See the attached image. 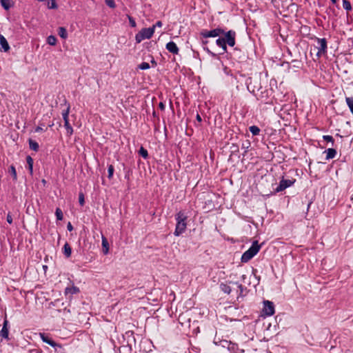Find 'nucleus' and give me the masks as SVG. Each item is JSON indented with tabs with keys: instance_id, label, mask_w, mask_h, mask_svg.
<instances>
[{
	"instance_id": "obj_1",
	"label": "nucleus",
	"mask_w": 353,
	"mask_h": 353,
	"mask_svg": "<svg viewBox=\"0 0 353 353\" xmlns=\"http://www.w3.org/2000/svg\"><path fill=\"white\" fill-rule=\"evenodd\" d=\"M187 215L183 211H179L175 215V219L176 221V228L174 232L175 236H179L185 231L187 228Z\"/></svg>"
},
{
	"instance_id": "obj_2",
	"label": "nucleus",
	"mask_w": 353,
	"mask_h": 353,
	"mask_svg": "<svg viewBox=\"0 0 353 353\" xmlns=\"http://www.w3.org/2000/svg\"><path fill=\"white\" fill-rule=\"evenodd\" d=\"M261 247L258 241H254L250 248L242 254L241 262L247 263L251 260L259 252Z\"/></svg>"
},
{
	"instance_id": "obj_3",
	"label": "nucleus",
	"mask_w": 353,
	"mask_h": 353,
	"mask_svg": "<svg viewBox=\"0 0 353 353\" xmlns=\"http://www.w3.org/2000/svg\"><path fill=\"white\" fill-rule=\"evenodd\" d=\"M154 27L142 28L136 35L135 40L137 43H141L145 39H150L154 34Z\"/></svg>"
},
{
	"instance_id": "obj_4",
	"label": "nucleus",
	"mask_w": 353,
	"mask_h": 353,
	"mask_svg": "<svg viewBox=\"0 0 353 353\" xmlns=\"http://www.w3.org/2000/svg\"><path fill=\"white\" fill-rule=\"evenodd\" d=\"M40 336L42 341L54 347L57 353H62L61 350H63V348L61 344L56 343L51 337L45 333H40Z\"/></svg>"
},
{
	"instance_id": "obj_5",
	"label": "nucleus",
	"mask_w": 353,
	"mask_h": 353,
	"mask_svg": "<svg viewBox=\"0 0 353 353\" xmlns=\"http://www.w3.org/2000/svg\"><path fill=\"white\" fill-rule=\"evenodd\" d=\"M295 182H296L295 179L292 178L291 179H285L284 176H282L279 185L274 190V193L276 194V193H278V192L285 190L286 188L293 185Z\"/></svg>"
},
{
	"instance_id": "obj_6",
	"label": "nucleus",
	"mask_w": 353,
	"mask_h": 353,
	"mask_svg": "<svg viewBox=\"0 0 353 353\" xmlns=\"http://www.w3.org/2000/svg\"><path fill=\"white\" fill-rule=\"evenodd\" d=\"M223 38L225 41L226 46H229L230 47H234L236 44V33L233 30H230L228 31H225L223 34Z\"/></svg>"
},
{
	"instance_id": "obj_7",
	"label": "nucleus",
	"mask_w": 353,
	"mask_h": 353,
	"mask_svg": "<svg viewBox=\"0 0 353 353\" xmlns=\"http://www.w3.org/2000/svg\"><path fill=\"white\" fill-rule=\"evenodd\" d=\"M224 32V29L221 28H216L211 30H202L199 35L202 38L208 39L209 37H216Z\"/></svg>"
},
{
	"instance_id": "obj_8",
	"label": "nucleus",
	"mask_w": 353,
	"mask_h": 353,
	"mask_svg": "<svg viewBox=\"0 0 353 353\" xmlns=\"http://www.w3.org/2000/svg\"><path fill=\"white\" fill-rule=\"evenodd\" d=\"M316 42H317V53L316 55L320 57L323 54H325L327 53V42L326 39L325 38H315Z\"/></svg>"
},
{
	"instance_id": "obj_9",
	"label": "nucleus",
	"mask_w": 353,
	"mask_h": 353,
	"mask_svg": "<svg viewBox=\"0 0 353 353\" xmlns=\"http://www.w3.org/2000/svg\"><path fill=\"white\" fill-rule=\"evenodd\" d=\"M263 312L265 316H272L274 314V305L272 301H264Z\"/></svg>"
},
{
	"instance_id": "obj_10",
	"label": "nucleus",
	"mask_w": 353,
	"mask_h": 353,
	"mask_svg": "<svg viewBox=\"0 0 353 353\" xmlns=\"http://www.w3.org/2000/svg\"><path fill=\"white\" fill-rule=\"evenodd\" d=\"M258 91L260 92L259 97L257 98V99H268L271 94L273 92V90L272 88H263L261 85H260L257 88Z\"/></svg>"
},
{
	"instance_id": "obj_11",
	"label": "nucleus",
	"mask_w": 353,
	"mask_h": 353,
	"mask_svg": "<svg viewBox=\"0 0 353 353\" xmlns=\"http://www.w3.org/2000/svg\"><path fill=\"white\" fill-rule=\"evenodd\" d=\"M165 48L168 51H169L170 53L173 54H179V49L174 41H171L168 42L165 46Z\"/></svg>"
},
{
	"instance_id": "obj_12",
	"label": "nucleus",
	"mask_w": 353,
	"mask_h": 353,
	"mask_svg": "<svg viewBox=\"0 0 353 353\" xmlns=\"http://www.w3.org/2000/svg\"><path fill=\"white\" fill-rule=\"evenodd\" d=\"M9 329H8V321L5 319L3 324V327L0 331V336L3 339H8Z\"/></svg>"
},
{
	"instance_id": "obj_13",
	"label": "nucleus",
	"mask_w": 353,
	"mask_h": 353,
	"mask_svg": "<svg viewBox=\"0 0 353 353\" xmlns=\"http://www.w3.org/2000/svg\"><path fill=\"white\" fill-rule=\"evenodd\" d=\"M0 45L3 52H8L10 50L8 42L2 34H0Z\"/></svg>"
},
{
	"instance_id": "obj_14",
	"label": "nucleus",
	"mask_w": 353,
	"mask_h": 353,
	"mask_svg": "<svg viewBox=\"0 0 353 353\" xmlns=\"http://www.w3.org/2000/svg\"><path fill=\"white\" fill-rule=\"evenodd\" d=\"M216 44L222 49L223 52L221 54H224L228 52V47L225 43V41H224L223 37H219L216 40Z\"/></svg>"
},
{
	"instance_id": "obj_15",
	"label": "nucleus",
	"mask_w": 353,
	"mask_h": 353,
	"mask_svg": "<svg viewBox=\"0 0 353 353\" xmlns=\"http://www.w3.org/2000/svg\"><path fill=\"white\" fill-rule=\"evenodd\" d=\"M228 350L230 353H243L244 350L239 347L238 344L231 342Z\"/></svg>"
},
{
	"instance_id": "obj_16",
	"label": "nucleus",
	"mask_w": 353,
	"mask_h": 353,
	"mask_svg": "<svg viewBox=\"0 0 353 353\" xmlns=\"http://www.w3.org/2000/svg\"><path fill=\"white\" fill-rule=\"evenodd\" d=\"M0 3L6 10H9L14 5V3L12 0H0Z\"/></svg>"
},
{
	"instance_id": "obj_17",
	"label": "nucleus",
	"mask_w": 353,
	"mask_h": 353,
	"mask_svg": "<svg viewBox=\"0 0 353 353\" xmlns=\"http://www.w3.org/2000/svg\"><path fill=\"white\" fill-rule=\"evenodd\" d=\"M324 152L326 153V160L334 159L336 155V150L332 148L327 149Z\"/></svg>"
},
{
	"instance_id": "obj_18",
	"label": "nucleus",
	"mask_w": 353,
	"mask_h": 353,
	"mask_svg": "<svg viewBox=\"0 0 353 353\" xmlns=\"http://www.w3.org/2000/svg\"><path fill=\"white\" fill-rule=\"evenodd\" d=\"M63 253L66 258H69L72 254V248L68 243H65L63 247Z\"/></svg>"
},
{
	"instance_id": "obj_19",
	"label": "nucleus",
	"mask_w": 353,
	"mask_h": 353,
	"mask_svg": "<svg viewBox=\"0 0 353 353\" xmlns=\"http://www.w3.org/2000/svg\"><path fill=\"white\" fill-rule=\"evenodd\" d=\"M102 249L104 254H107L109 252V243L108 239L102 236Z\"/></svg>"
},
{
	"instance_id": "obj_20",
	"label": "nucleus",
	"mask_w": 353,
	"mask_h": 353,
	"mask_svg": "<svg viewBox=\"0 0 353 353\" xmlns=\"http://www.w3.org/2000/svg\"><path fill=\"white\" fill-rule=\"evenodd\" d=\"M79 292V289L78 287L72 285V287H67L65 289V294H74Z\"/></svg>"
},
{
	"instance_id": "obj_21",
	"label": "nucleus",
	"mask_w": 353,
	"mask_h": 353,
	"mask_svg": "<svg viewBox=\"0 0 353 353\" xmlns=\"http://www.w3.org/2000/svg\"><path fill=\"white\" fill-rule=\"evenodd\" d=\"M201 37V39H201V44L203 45V46L204 50H205L208 54H211L212 57H216V54L213 53V52H212L209 50V48L205 46L208 43V41L206 40V39H205V38H202L201 37Z\"/></svg>"
},
{
	"instance_id": "obj_22",
	"label": "nucleus",
	"mask_w": 353,
	"mask_h": 353,
	"mask_svg": "<svg viewBox=\"0 0 353 353\" xmlns=\"http://www.w3.org/2000/svg\"><path fill=\"white\" fill-rule=\"evenodd\" d=\"M230 283H233L237 285V288L239 290V297H243L245 294H243V292L247 290L245 287H244L242 284L239 283L238 282H230Z\"/></svg>"
},
{
	"instance_id": "obj_23",
	"label": "nucleus",
	"mask_w": 353,
	"mask_h": 353,
	"mask_svg": "<svg viewBox=\"0 0 353 353\" xmlns=\"http://www.w3.org/2000/svg\"><path fill=\"white\" fill-rule=\"evenodd\" d=\"M29 147L31 150L37 152L39 148L38 143L31 139L28 140Z\"/></svg>"
},
{
	"instance_id": "obj_24",
	"label": "nucleus",
	"mask_w": 353,
	"mask_h": 353,
	"mask_svg": "<svg viewBox=\"0 0 353 353\" xmlns=\"http://www.w3.org/2000/svg\"><path fill=\"white\" fill-rule=\"evenodd\" d=\"M220 289L222 292L227 294H230L231 293L232 289L229 285L227 283H221L220 284Z\"/></svg>"
},
{
	"instance_id": "obj_25",
	"label": "nucleus",
	"mask_w": 353,
	"mask_h": 353,
	"mask_svg": "<svg viewBox=\"0 0 353 353\" xmlns=\"http://www.w3.org/2000/svg\"><path fill=\"white\" fill-rule=\"evenodd\" d=\"M58 34L62 39H66L68 37L67 30L64 27H59L58 29Z\"/></svg>"
},
{
	"instance_id": "obj_26",
	"label": "nucleus",
	"mask_w": 353,
	"mask_h": 353,
	"mask_svg": "<svg viewBox=\"0 0 353 353\" xmlns=\"http://www.w3.org/2000/svg\"><path fill=\"white\" fill-rule=\"evenodd\" d=\"M8 172L12 175L13 181H16L17 180V174L16 168L13 165H11L10 166Z\"/></svg>"
},
{
	"instance_id": "obj_27",
	"label": "nucleus",
	"mask_w": 353,
	"mask_h": 353,
	"mask_svg": "<svg viewBox=\"0 0 353 353\" xmlns=\"http://www.w3.org/2000/svg\"><path fill=\"white\" fill-rule=\"evenodd\" d=\"M64 126L66 129L67 134H69L70 136L72 135L73 133V128L70 124L69 121H65L64 122Z\"/></svg>"
},
{
	"instance_id": "obj_28",
	"label": "nucleus",
	"mask_w": 353,
	"mask_h": 353,
	"mask_svg": "<svg viewBox=\"0 0 353 353\" xmlns=\"http://www.w3.org/2000/svg\"><path fill=\"white\" fill-rule=\"evenodd\" d=\"M139 154L140 156H141L143 159H146L148 157V150L144 148L143 146H141L139 150Z\"/></svg>"
},
{
	"instance_id": "obj_29",
	"label": "nucleus",
	"mask_w": 353,
	"mask_h": 353,
	"mask_svg": "<svg viewBox=\"0 0 353 353\" xmlns=\"http://www.w3.org/2000/svg\"><path fill=\"white\" fill-rule=\"evenodd\" d=\"M249 130L253 135H258L261 131L260 128L256 125L250 126Z\"/></svg>"
},
{
	"instance_id": "obj_30",
	"label": "nucleus",
	"mask_w": 353,
	"mask_h": 353,
	"mask_svg": "<svg viewBox=\"0 0 353 353\" xmlns=\"http://www.w3.org/2000/svg\"><path fill=\"white\" fill-rule=\"evenodd\" d=\"M57 41V38L54 35H50L47 38V43L50 46H55Z\"/></svg>"
},
{
	"instance_id": "obj_31",
	"label": "nucleus",
	"mask_w": 353,
	"mask_h": 353,
	"mask_svg": "<svg viewBox=\"0 0 353 353\" xmlns=\"http://www.w3.org/2000/svg\"><path fill=\"white\" fill-rule=\"evenodd\" d=\"M70 108V105L68 104L66 110H64L62 112V117H63L64 122L65 121H69L68 115H69Z\"/></svg>"
},
{
	"instance_id": "obj_32",
	"label": "nucleus",
	"mask_w": 353,
	"mask_h": 353,
	"mask_svg": "<svg viewBox=\"0 0 353 353\" xmlns=\"http://www.w3.org/2000/svg\"><path fill=\"white\" fill-rule=\"evenodd\" d=\"M343 7L347 11H350L352 9L351 3L348 0H343Z\"/></svg>"
},
{
	"instance_id": "obj_33",
	"label": "nucleus",
	"mask_w": 353,
	"mask_h": 353,
	"mask_svg": "<svg viewBox=\"0 0 353 353\" xmlns=\"http://www.w3.org/2000/svg\"><path fill=\"white\" fill-rule=\"evenodd\" d=\"M345 101L350 112L353 114V97H346Z\"/></svg>"
},
{
	"instance_id": "obj_34",
	"label": "nucleus",
	"mask_w": 353,
	"mask_h": 353,
	"mask_svg": "<svg viewBox=\"0 0 353 353\" xmlns=\"http://www.w3.org/2000/svg\"><path fill=\"white\" fill-rule=\"evenodd\" d=\"M55 215H56L57 219L58 221H62L63 220V212H62V210L59 208H57L56 209V210H55Z\"/></svg>"
},
{
	"instance_id": "obj_35",
	"label": "nucleus",
	"mask_w": 353,
	"mask_h": 353,
	"mask_svg": "<svg viewBox=\"0 0 353 353\" xmlns=\"http://www.w3.org/2000/svg\"><path fill=\"white\" fill-rule=\"evenodd\" d=\"M323 139L324 141L331 143L332 146H334V138L330 135H323Z\"/></svg>"
},
{
	"instance_id": "obj_36",
	"label": "nucleus",
	"mask_w": 353,
	"mask_h": 353,
	"mask_svg": "<svg viewBox=\"0 0 353 353\" xmlns=\"http://www.w3.org/2000/svg\"><path fill=\"white\" fill-rule=\"evenodd\" d=\"M114 168L112 165H110L108 168V178L109 179H111L113 176V174H114Z\"/></svg>"
},
{
	"instance_id": "obj_37",
	"label": "nucleus",
	"mask_w": 353,
	"mask_h": 353,
	"mask_svg": "<svg viewBox=\"0 0 353 353\" xmlns=\"http://www.w3.org/2000/svg\"><path fill=\"white\" fill-rule=\"evenodd\" d=\"M138 68L141 70H148L150 68V64L147 62H142L138 65Z\"/></svg>"
},
{
	"instance_id": "obj_38",
	"label": "nucleus",
	"mask_w": 353,
	"mask_h": 353,
	"mask_svg": "<svg viewBox=\"0 0 353 353\" xmlns=\"http://www.w3.org/2000/svg\"><path fill=\"white\" fill-rule=\"evenodd\" d=\"M79 203L81 206H83L85 204V198L83 192H79Z\"/></svg>"
},
{
	"instance_id": "obj_39",
	"label": "nucleus",
	"mask_w": 353,
	"mask_h": 353,
	"mask_svg": "<svg viewBox=\"0 0 353 353\" xmlns=\"http://www.w3.org/2000/svg\"><path fill=\"white\" fill-rule=\"evenodd\" d=\"M105 4L109 6L111 8H116V3L114 2V0H104Z\"/></svg>"
},
{
	"instance_id": "obj_40",
	"label": "nucleus",
	"mask_w": 353,
	"mask_h": 353,
	"mask_svg": "<svg viewBox=\"0 0 353 353\" xmlns=\"http://www.w3.org/2000/svg\"><path fill=\"white\" fill-rule=\"evenodd\" d=\"M50 3L48 2V8L50 9H55L57 8V4L55 0H50Z\"/></svg>"
},
{
	"instance_id": "obj_41",
	"label": "nucleus",
	"mask_w": 353,
	"mask_h": 353,
	"mask_svg": "<svg viewBox=\"0 0 353 353\" xmlns=\"http://www.w3.org/2000/svg\"><path fill=\"white\" fill-rule=\"evenodd\" d=\"M230 343H231V341H228L227 340H223V341H220V345L223 347H227V349H228L230 345Z\"/></svg>"
},
{
	"instance_id": "obj_42",
	"label": "nucleus",
	"mask_w": 353,
	"mask_h": 353,
	"mask_svg": "<svg viewBox=\"0 0 353 353\" xmlns=\"http://www.w3.org/2000/svg\"><path fill=\"white\" fill-rule=\"evenodd\" d=\"M232 153H236L238 152L239 150V145L237 144L233 143L232 146L230 147Z\"/></svg>"
},
{
	"instance_id": "obj_43",
	"label": "nucleus",
	"mask_w": 353,
	"mask_h": 353,
	"mask_svg": "<svg viewBox=\"0 0 353 353\" xmlns=\"http://www.w3.org/2000/svg\"><path fill=\"white\" fill-rule=\"evenodd\" d=\"M250 146V143L249 141H248V142L246 143V144H245V143H243V144H242V148L245 149L244 154H243V156H245V154L247 153V152H248V148H249Z\"/></svg>"
},
{
	"instance_id": "obj_44",
	"label": "nucleus",
	"mask_w": 353,
	"mask_h": 353,
	"mask_svg": "<svg viewBox=\"0 0 353 353\" xmlns=\"http://www.w3.org/2000/svg\"><path fill=\"white\" fill-rule=\"evenodd\" d=\"M128 19H129V23H130L131 27H132V28L136 27L137 23H136L135 20L133 19V17L128 16Z\"/></svg>"
},
{
	"instance_id": "obj_45",
	"label": "nucleus",
	"mask_w": 353,
	"mask_h": 353,
	"mask_svg": "<svg viewBox=\"0 0 353 353\" xmlns=\"http://www.w3.org/2000/svg\"><path fill=\"white\" fill-rule=\"evenodd\" d=\"M6 221L9 224L12 223L13 219L10 212H8V214H7Z\"/></svg>"
},
{
	"instance_id": "obj_46",
	"label": "nucleus",
	"mask_w": 353,
	"mask_h": 353,
	"mask_svg": "<svg viewBox=\"0 0 353 353\" xmlns=\"http://www.w3.org/2000/svg\"><path fill=\"white\" fill-rule=\"evenodd\" d=\"M26 162L28 165L34 164V160L30 156L26 157Z\"/></svg>"
},
{
	"instance_id": "obj_47",
	"label": "nucleus",
	"mask_w": 353,
	"mask_h": 353,
	"mask_svg": "<svg viewBox=\"0 0 353 353\" xmlns=\"http://www.w3.org/2000/svg\"><path fill=\"white\" fill-rule=\"evenodd\" d=\"M162 26H163L162 22L161 21H158L152 27H154V30L156 27H161Z\"/></svg>"
},
{
	"instance_id": "obj_48",
	"label": "nucleus",
	"mask_w": 353,
	"mask_h": 353,
	"mask_svg": "<svg viewBox=\"0 0 353 353\" xmlns=\"http://www.w3.org/2000/svg\"><path fill=\"white\" fill-rule=\"evenodd\" d=\"M159 108L161 110H165V103L162 101H161L159 103Z\"/></svg>"
},
{
	"instance_id": "obj_49",
	"label": "nucleus",
	"mask_w": 353,
	"mask_h": 353,
	"mask_svg": "<svg viewBox=\"0 0 353 353\" xmlns=\"http://www.w3.org/2000/svg\"><path fill=\"white\" fill-rule=\"evenodd\" d=\"M67 229L68 231L71 232L73 230L74 228L70 222H68L67 224Z\"/></svg>"
},
{
	"instance_id": "obj_50",
	"label": "nucleus",
	"mask_w": 353,
	"mask_h": 353,
	"mask_svg": "<svg viewBox=\"0 0 353 353\" xmlns=\"http://www.w3.org/2000/svg\"><path fill=\"white\" fill-rule=\"evenodd\" d=\"M28 169L30 172V174H32L33 173V164L28 165Z\"/></svg>"
},
{
	"instance_id": "obj_51",
	"label": "nucleus",
	"mask_w": 353,
	"mask_h": 353,
	"mask_svg": "<svg viewBox=\"0 0 353 353\" xmlns=\"http://www.w3.org/2000/svg\"><path fill=\"white\" fill-rule=\"evenodd\" d=\"M196 119L199 123H201L202 121V119H201V116L199 115V114H198V113L196 114Z\"/></svg>"
},
{
	"instance_id": "obj_52",
	"label": "nucleus",
	"mask_w": 353,
	"mask_h": 353,
	"mask_svg": "<svg viewBox=\"0 0 353 353\" xmlns=\"http://www.w3.org/2000/svg\"><path fill=\"white\" fill-rule=\"evenodd\" d=\"M43 131V128L41 127H37L36 129H35V132H42Z\"/></svg>"
},
{
	"instance_id": "obj_53",
	"label": "nucleus",
	"mask_w": 353,
	"mask_h": 353,
	"mask_svg": "<svg viewBox=\"0 0 353 353\" xmlns=\"http://www.w3.org/2000/svg\"><path fill=\"white\" fill-rule=\"evenodd\" d=\"M152 116L157 118L158 120L159 119V115L157 114L155 110L153 111Z\"/></svg>"
},
{
	"instance_id": "obj_54",
	"label": "nucleus",
	"mask_w": 353,
	"mask_h": 353,
	"mask_svg": "<svg viewBox=\"0 0 353 353\" xmlns=\"http://www.w3.org/2000/svg\"><path fill=\"white\" fill-rule=\"evenodd\" d=\"M151 63L154 66H156L157 65V61L154 60V59L153 57L152 58Z\"/></svg>"
},
{
	"instance_id": "obj_55",
	"label": "nucleus",
	"mask_w": 353,
	"mask_h": 353,
	"mask_svg": "<svg viewBox=\"0 0 353 353\" xmlns=\"http://www.w3.org/2000/svg\"><path fill=\"white\" fill-rule=\"evenodd\" d=\"M129 172H130V170L128 171V172L125 174V178L127 179L128 180L129 179Z\"/></svg>"
},
{
	"instance_id": "obj_56",
	"label": "nucleus",
	"mask_w": 353,
	"mask_h": 353,
	"mask_svg": "<svg viewBox=\"0 0 353 353\" xmlns=\"http://www.w3.org/2000/svg\"><path fill=\"white\" fill-rule=\"evenodd\" d=\"M41 183L45 185L47 183V181H46V179H43L41 180Z\"/></svg>"
},
{
	"instance_id": "obj_57",
	"label": "nucleus",
	"mask_w": 353,
	"mask_h": 353,
	"mask_svg": "<svg viewBox=\"0 0 353 353\" xmlns=\"http://www.w3.org/2000/svg\"><path fill=\"white\" fill-rule=\"evenodd\" d=\"M256 272H257L256 269H254V268H253V269H252V274H253L254 275H256Z\"/></svg>"
},
{
	"instance_id": "obj_58",
	"label": "nucleus",
	"mask_w": 353,
	"mask_h": 353,
	"mask_svg": "<svg viewBox=\"0 0 353 353\" xmlns=\"http://www.w3.org/2000/svg\"><path fill=\"white\" fill-rule=\"evenodd\" d=\"M241 279L243 281H244L246 279V275H245V274L242 275Z\"/></svg>"
},
{
	"instance_id": "obj_59",
	"label": "nucleus",
	"mask_w": 353,
	"mask_h": 353,
	"mask_svg": "<svg viewBox=\"0 0 353 353\" xmlns=\"http://www.w3.org/2000/svg\"><path fill=\"white\" fill-rule=\"evenodd\" d=\"M337 0H331L333 3H336Z\"/></svg>"
},
{
	"instance_id": "obj_60",
	"label": "nucleus",
	"mask_w": 353,
	"mask_h": 353,
	"mask_svg": "<svg viewBox=\"0 0 353 353\" xmlns=\"http://www.w3.org/2000/svg\"><path fill=\"white\" fill-rule=\"evenodd\" d=\"M43 268L44 270H46L48 268L47 265H43Z\"/></svg>"
},
{
	"instance_id": "obj_61",
	"label": "nucleus",
	"mask_w": 353,
	"mask_h": 353,
	"mask_svg": "<svg viewBox=\"0 0 353 353\" xmlns=\"http://www.w3.org/2000/svg\"><path fill=\"white\" fill-rule=\"evenodd\" d=\"M164 130H165V134H166V132H167V128L166 127L164 128Z\"/></svg>"
},
{
	"instance_id": "obj_62",
	"label": "nucleus",
	"mask_w": 353,
	"mask_h": 353,
	"mask_svg": "<svg viewBox=\"0 0 353 353\" xmlns=\"http://www.w3.org/2000/svg\"><path fill=\"white\" fill-rule=\"evenodd\" d=\"M311 203H312L311 202H310V203H308V205H307V208H310V206Z\"/></svg>"
},
{
	"instance_id": "obj_63",
	"label": "nucleus",
	"mask_w": 353,
	"mask_h": 353,
	"mask_svg": "<svg viewBox=\"0 0 353 353\" xmlns=\"http://www.w3.org/2000/svg\"><path fill=\"white\" fill-rule=\"evenodd\" d=\"M234 50L236 51V50H239V49H238V48L236 47V48H234Z\"/></svg>"
},
{
	"instance_id": "obj_64",
	"label": "nucleus",
	"mask_w": 353,
	"mask_h": 353,
	"mask_svg": "<svg viewBox=\"0 0 353 353\" xmlns=\"http://www.w3.org/2000/svg\"><path fill=\"white\" fill-rule=\"evenodd\" d=\"M336 137H341L340 134H336Z\"/></svg>"
}]
</instances>
